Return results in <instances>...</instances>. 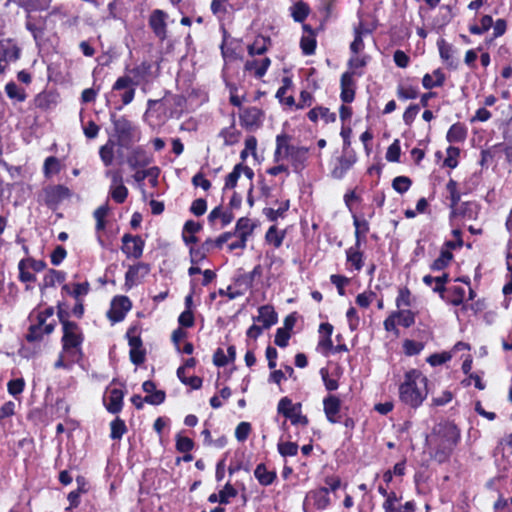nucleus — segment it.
I'll use <instances>...</instances> for the list:
<instances>
[{"label":"nucleus","instance_id":"bf43d9fd","mask_svg":"<svg viewBox=\"0 0 512 512\" xmlns=\"http://www.w3.org/2000/svg\"><path fill=\"white\" fill-rule=\"evenodd\" d=\"M110 194L117 203H123L127 198L128 190L125 186L111 187Z\"/></svg>","mask_w":512,"mask_h":512},{"label":"nucleus","instance_id":"c03bdc74","mask_svg":"<svg viewBox=\"0 0 512 512\" xmlns=\"http://www.w3.org/2000/svg\"><path fill=\"white\" fill-rule=\"evenodd\" d=\"M242 164L235 165L233 171L226 176L224 189L234 188L240 177Z\"/></svg>","mask_w":512,"mask_h":512},{"label":"nucleus","instance_id":"c85d7f7f","mask_svg":"<svg viewBox=\"0 0 512 512\" xmlns=\"http://www.w3.org/2000/svg\"><path fill=\"white\" fill-rule=\"evenodd\" d=\"M65 280V273L62 271L50 269L44 277L43 285L41 289L46 287H52L57 282L61 283Z\"/></svg>","mask_w":512,"mask_h":512},{"label":"nucleus","instance_id":"0e129e2a","mask_svg":"<svg viewBox=\"0 0 512 512\" xmlns=\"http://www.w3.org/2000/svg\"><path fill=\"white\" fill-rule=\"evenodd\" d=\"M286 418H289L293 425L306 426L308 424V418L301 414V409H295Z\"/></svg>","mask_w":512,"mask_h":512},{"label":"nucleus","instance_id":"4468645a","mask_svg":"<svg viewBox=\"0 0 512 512\" xmlns=\"http://www.w3.org/2000/svg\"><path fill=\"white\" fill-rule=\"evenodd\" d=\"M0 57L5 64L15 62L20 57V48L10 40L0 41Z\"/></svg>","mask_w":512,"mask_h":512},{"label":"nucleus","instance_id":"8fccbe9b","mask_svg":"<svg viewBox=\"0 0 512 512\" xmlns=\"http://www.w3.org/2000/svg\"><path fill=\"white\" fill-rule=\"evenodd\" d=\"M266 240L278 248L282 245L283 235L278 232L275 226H271L266 233Z\"/></svg>","mask_w":512,"mask_h":512},{"label":"nucleus","instance_id":"338daca9","mask_svg":"<svg viewBox=\"0 0 512 512\" xmlns=\"http://www.w3.org/2000/svg\"><path fill=\"white\" fill-rule=\"evenodd\" d=\"M330 280L337 287L338 293L343 296L345 294L344 286L349 283V278L342 275H331Z\"/></svg>","mask_w":512,"mask_h":512},{"label":"nucleus","instance_id":"5701e85b","mask_svg":"<svg viewBox=\"0 0 512 512\" xmlns=\"http://www.w3.org/2000/svg\"><path fill=\"white\" fill-rule=\"evenodd\" d=\"M254 475L261 485L268 486L272 484L276 478L274 471H268L264 464L257 465Z\"/></svg>","mask_w":512,"mask_h":512},{"label":"nucleus","instance_id":"5fc2aeb1","mask_svg":"<svg viewBox=\"0 0 512 512\" xmlns=\"http://www.w3.org/2000/svg\"><path fill=\"white\" fill-rule=\"evenodd\" d=\"M112 306L118 308L121 312L126 314L131 309L132 303L128 297L118 296L115 297L112 301Z\"/></svg>","mask_w":512,"mask_h":512},{"label":"nucleus","instance_id":"0eeeda50","mask_svg":"<svg viewBox=\"0 0 512 512\" xmlns=\"http://www.w3.org/2000/svg\"><path fill=\"white\" fill-rule=\"evenodd\" d=\"M126 157V163L133 170L144 168L153 162V157L141 146L131 147Z\"/></svg>","mask_w":512,"mask_h":512},{"label":"nucleus","instance_id":"20e7f679","mask_svg":"<svg viewBox=\"0 0 512 512\" xmlns=\"http://www.w3.org/2000/svg\"><path fill=\"white\" fill-rule=\"evenodd\" d=\"M82 333L75 322L63 321V353L71 358V362H78L82 358Z\"/></svg>","mask_w":512,"mask_h":512},{"label":"nucleus","instance_id":"a18cd8bd","mask_svg":"<svg viewBox=\"0 0 512 512\" xmlns=\"http://www.w3.org/2000/svg\"><path fill=\"white\" fill-rule=\"evenodd\" d=\"M300 46L305 55H311L315 52L316 40L312 35L303 36Z\"/></svg>","mask_w":512,"mask_h":512},{"label":"nucleus","instance_id":"72a5a7b5","mask_svg":"<svg viewBox=\"0 0 512 512\" xmlns=\"http://www.w3.org/2000/svg\"><path fill=\"white\" fill-rule=\"evenodd\" d=\"M397 323L403 327H410L415 323V316L411 310H401L395 313Z\"/></svg>","mask_w":512,"mask_h":512},{"label":"nucleus","instance_id":"412c9836","mask_svg":"<svg viewBox=\"0 0 512 512\" xmlns=\"http://www.w3.org/2000/svg\"><path fill=\"white\" fill-rule=\"evenodd\" d=\"M456 212V217L461 216L469 220H475L478 216V205L474 202H464L459 207L456 206Z\"/></svg>","mask_w":512,"mask_h":512},{"label":"nucleus","instance_id":"3c124183","mask_svg":"<svg viewBox=\"0 0 512 512\" xmlns=\"http://www.w3.org/2000/svg\"><path fill=\"white\" fill-rule=\"evenodd\" d=\"M400 151V142L398 139H395L387 149L386 159L389 162H398L400 158Z\"/></svg>","mask_w":512,"mask_h":512},{"label":"nucleus","instance_id":"9b49d317","mask_svg":"<svg viewBox=\"0 0 512 512\" xmlns=\"http://www.w3.org/2000/svg\"><path fill=\"white\" fill-rule=\"evenodd\" d=\"M264 113L257 107H249L240 114V120L243 126L248 129L259 128L262 124Z\"/></svg>","mask_w":512,"mask_h":512},{"label":"nucleus","instance_id":"2eb2a0df","mask_svg":"<svg viewBox=\"0 0 512 512\" xmlns=\"http://www.w3.org/2000/svg\"><path fill=\"white\" fill-rule=\"evenodd\" d=\"M258 313V316L254 318V320L261 323L264 329L270 328L277 322V314L269 305L261 306Z\"/></svg>","mask_w":512,"mask_h":512},{"label":"nucleus","instance_id":"7c9ffc66","mask_svg":"<svg viewBox=\"0 0 512 512\" xmlns=\"http://www.w3.org/2000/svg\"><path fill=\"white\" fill-rule=\"evenodd\" d=\"M295 409H301V404H292V401L288 397H283L277 407L278 413L284 415L285 417L289 416L291 412Z\"/></svg>","mask_w":512,"mask_h":512},{"label":"nucleus","instance_id":"b1692460","mask_svg":"<svg viewBox=\"0 0 512 512\" xmlns=\"http://www.w3.org/2000/svg\"><path fill=\"white\" fill-rule=\"evenodd\" d=\"M438 48L441 58L445 60L450 67L456 68L458 62L453 58V47L441 39L438 41Z\"/></svg>","mask_w":512,"mask_h":512},{"label":"nucleus","instance_id":"69168bd1","mask_svg":"<svg viewBox=\"0 0 512 512\" xmlns=\"http://www.w3.org/2000/svg\"><path fill=\"white\" fill-rule=\"evenodd\" d=\"M207 209V203L205 199L199 198L192 202V205L190 207V211L196 215L201 216L206 212Z\"/></svg>","mask_w":512,"mask_h":512},{"label":"nucleus","instance_id":"6e6d98bb","mask_svg":"<svg viewBox=\"0 0 512 512\" xmlns=\"http://www.w3.org/2000/svg\"><path fill=\"white\" fill-rule=\"evenodd\" d=\"M236 495L237 490L230 483H227L219 492V502L221 504H227L229 502V497H235Z\"/></svg>","mask_w":512,"mask_h":512},{"label":"nucleus","instance_id":"c756f323","mask_svg":"<svg viewBox=\"0 0 512 512\" xmlns=\"http://www.w3.org/2000/svg\"><path fill=\"white\" fill-rule=\"evenodd\" d=\"M160 174V169L156 166L150 167L146 170H137L133 175V178L136 182H142L147 177L153 176V185L157 183L158 176Z\"/></svg>","mask_w":512,"mask_h":512},{"label":"nucleus","instance_id":"37998d69","mask_svg":"<svg viewBox=\"0 0 512 512\" xmlns=\"http://www.w3.org/2000/svg\"><path fill=\"white\" fill-rule=\"evenodd\" d=\"M5 91H6L7 95H8V97H10L12 99H17L18 101H24L25 100V93L14 82L8 83L5 86Z\"/></svg>","mask_w":512,"mask_h":512},{"label":"nucleus","instance_id":"9d476101","mask_svg":"<svg viewBox=\"0 0 512 512\" xmlns=\"http://www.w3.org/2000/svg\"><path fill=\"white\" fill-rule=\"evenodd\" d=\"M401 497L395 492H390L388 499L383 503L385 512H415V504L412 501L406 502L404 505L400 503Z\"/></svg>","mask_w":512,"mask_h":512},{"label":"nucleus","instance_id":"f03ea898","mask_svg":"<svg viewBox=\"0 0 512 512\" xmlns=\"http://www.w3.org/2000/svg\"><path fill=\"white\" fill-rule=\"evenodd\" d=\"M111 122L114 130V140L117 146L130 149L136 142L140 140V131L136 125L124 116L117 117L111 114Z\"/></svg>","mask_w":512,"mask_h":512},{"label":"nucleus","instance_id":"2f4dec72","mask_svg":"<svg viewBox=\"0 0 512 512\" xmlns=\"http://www.w3.org/2000/svg\"><path fill=\"white\" fill-rule=\"evenodd\" d=\"M359 247L355 245V247H350L347 254V261L352 263L356 270H360L363 265L362 261V253L358 250Z\"/></svg>","mask_w":512,"mask_h":512},{"label":"nucleus","instance_id":"6ab92c4d","mask_svg":"<svg viewBox=\"0 0 512 512\" xmlns=\"http://www.w3.org/2000/svg\"><path fill=\"white\" fill-rule=\"evenodd\" d=\"M446 189L450 194V197H449L450 209H451L450 218L452 219V218H455L457 215L456 206L458 205V203L460 201V193L457 190V182L453 179H450L446 185Z\"/></svg>","mask_w":512,"mask_h":512},{"label":"nucleus","instance_id":"4be33fe9","mask_svg":"<svg viewBox=\"0 0 512 512\" xmlns=\"http://www.w3.org/2000/svg\"><path fill=\"white\" fill-rule=\"evenodd\" d=\"M123 392L119 389H112L109 394V402L106 408L109 412L115 414L122 409Z\"/></svg>","mask_w":512,"mask_h":512},{"label":"nucleus","instance_id":"39448f33","mask_svg":"<svg viewBox=\"0 0 512 512\" xmlns=\"http://www.w3.org/2000/svg\"><path fill=\"white\" fill-rule=\"evenodd\" d=\"M275 160L282 154V148H285V157H290L293 161L303 162L306 158L307 149L304 147H296L289 144V136L282 134L276 138Z\"/></svg>","mask_w":512,"mask_h":512},{"label":"nucleus","instance_id":"774afa93","mask_svg":"<svg viewBox=\"0 0 512 512\" xmlns=\"http://www.w3.org/2000/svg\"><path fill=\"white\" fill-rule=\"evenodd\" d=\"M165 392L163 390H155L152 394L147 395L144 400L145 402L152 405H159L165 400Z\"/></svg>","mask_w":512,"mask_h":512},{"label":"nucleus","instance_id":"f3484780","mask_svg":"<svg viewBox=\"0 0 512 512\" xmlns=\"http://www.w3.org/2000/svg\"><path fill=\"white\" fill-rule=\"evenodd\" d=\"M116 146L117 143L113 139H109L106 144L99 149V156L106 167L113 164Z\"/></svg>","mask_w":512,"mask_h":512},{"label":"nucleus","instance_id":"ea45409f","mask_svg":"<svg viewBox=\"0 0 512 512\" xmlns=\"http://www.w3.org/2000/svg\"><path fill=\"white\" fill-rule=\"evenodd\" d=\"M298 444L295 442H280L278 443V452L283 456H295L298 453Z\"/></svg>","mask_w":512,"mask_h":512},{"label":"nucleus","instance_id":"bb28decb","mask_svg":"<svg viewBox=\"0 0 512 512\" xmlns=\"http://www.w3.org/2000/svg\"><path fill=\"white\" fill-rule=\"evenodd\" d=\"M453 260V254L451 251L442 248L440 255L437 259L433 261L431 264V269L433 271H440L446 268L450 262Z\"/></svg>","mask_w":512,"mask_h":512},{"label":"nucleus","instance_id":"a878e982","mask_svg":"<svg viewBox=\"0 0 512 512\" xmlns=\"http://www.w3.org/2000/svg\"><path fill=\"white\" fill-rule=\"evenodd\" d=\"M467 130L461 123L453 124L447 133V140L450 143L462 142L465 140Z\"/></svg>","mask_w":512,"mask_h":512},{"label":"nucleus","instance_id":"6e6552de","mask_svg":"<svg viewBox=\"0 0 512 512\" xmlns=\"http://www.w3.org/2000/svg\"><path fill=\"white\" fill-rule=\"evenodd\" d=\"M354 75L361 76V73H357L356 71H346L341 75L340 98L343 103H351L355 98L356 82L353 79Z\"/></svg>","mask_w":512,"mask_h":512},{"label":"nucleus","instance_id":"c9c22d12","mask_svg":"<svg viewBox=\"0 0 512 512\" xmlns=\"http://www.w3.org/2000/svg\"><path fill=\"white\" fill-rule=\"evenodd\" d=\"M111 438L112 439H120L127 431L125 422L120 419L116 418L111 422Z\"/></svg>","mask_w":512,"mask_h":512},{"label":"nucleus","instance_id":"393cba45","mask_svg":"<svg viewBox=\"0 0 512 512\" xmlns=\"http://www.w3.org/2000/svg\"><path fill=\"white\" fill-rule=\"evenodd\" d=\"M321 117L322 119H324V121L326 123H329V122H334L335 119H336V115L335 113H331L329 111L328 108L326 107H316V108H313L312 110H310L308 112V118L313 121V122H316L318 120V118Z\"/></svg>","mask_w":512,"mask_h":512},{"label":"nucleus","instance_id":"49530a36","mask_svg":"<svg viewBox=\"0 0 512 512\" xmlns=\"http://www.w3.org/2000/svg\"><path fill=\"white\" fill-rule=\"evenodd\" d=\"M267 50L266 39H256L251 45L248 46V53L251 56L262 55Z\"/></svg>","mask_w":512,"mask_h":512},{"label":"nucleus","instance_id":"864d4df0","mask_svg":"<svg viewBox=\"0 0 512 512\" xmlns=\"http://www.w3.org/2000/svg\"><path fill=\"white\" fill-rule=\"evenodd\" d=\"M27 261L21 260L19 262L18 268H19V278L22 282H33L36 280V277L34 274L27 271Z\"/></svg>","mask_w":512,"mask_h":512},{"label":"nucleus","instance_id":"13d9d810","mask_svg":"<svg viewBox=\"0 0 512 512\" xmlns=\"http://www.w3.org/2000/svg\"><path fill=\"white\" fill-rule=\"evenodd\" d=\"M411 293L407 288H401L399 290L398 297L396 299V305L398 308L409 307L411 305Z\"/></svg>","mask_w":512,"mask_h":512},{"label":"nucleus","instance_id":"4c0bfd02","mask_svg":"<svg viewBox=\"0 0 512 512\" xmlns=\"http://www.w3.org/2000/svg\"><path fill=\"white\" fill-rule=\"evenodd\" d=\"M221 136L223 137L226 145H233L238 142L240 132L234 127V125H231L230 127L222 130Z\"/></svg>","mask_w":512,"mask_h":512},{"label":"nucleus","instance_id":"09e8293b","mask_svg":"<svg viewBox=\"0 0 512 512\" xmlns=\"http://www.w3.org/2000/svg\"><path fill=\"white\" fill-rule=\"evenodd\" d=\"M284 82L286 83V85H284L278 89V91L276 93V97L279 99V101L281 103H285L288 106H293L295 103L293 96L286 97V93H287V89H288L287 85L290 83V80L288 78H285Z\"/></svg>","mask_w":512,"mask_h":512},{"label":"nucleus","instance_id":"7ed1b4c3","mask_svg":"<svg viewBox=\"0 0 512 512\" xmlns=\"http://www.w3.org/2000/svg\"><path fill=\"white\" fill-rule=\"evenodd\" d=\"M437 448L435 451V459L444 462L460 439L458 428L451 423L440 425L437 430Z\"/></svg>","mask_w":512,"mask_h":512},{"label":"nucleus","instance_id":"a19ab883","mask_svg":"<svg viewBox=\"0 0 512 512\" xmlns=\"http://www.w3.org/2000/svg\"><path fill=\"white\" fill-rule=\"evenodd\" d=\"M355 36L353 42L350 44V49L354 54H358L364 48V42L362 39V24L355 28Z\"/></svg>","mask_w":512,"mask_h":512},{"label":"nucleus","instance_id":"e433bc0d","mask_svg":"<svg viewBox=\"0 0 512 512\" xmlns=\"http://www.w3.org/2000/svg\"><path fill=\"white\" fill-rule=\"evenodd\" d=\"M354 226H355V236H356V246H360V236H365L369 231V223L363 219L360 220L357 217H354Z\"/></svg>","mask_w":512,"mask_h":512},{"label":"nucleus","instance_id":"de8ad7c7","mask_svg":"<svg viewBox=\"0 0 512 512\" xmlns=\"http://www.w3.org/2000/svg\"><path fill=\"white\" fill-rule=\"evenodd\" d=\"M460 154V150L457 147L449 146L447 148V157L444 160V165L455 168L458 165L457 157Z\"/></svg>","mask_w":512,"mask_h":512},{"label":"nucleus","instance_id":"423d86ee","mask_svg":"<svg viewBox=\"0 0 512 512\" xmlns=\"http://www.w3.org/2000/svg\"><path fill=\"white\" fill-rule=\"evenodd\" d=\"M44 203L50 208H56L60 202L71 196V191L64 185H50L42 192Z\"/></svg>","mask_w":512,"mask_h":512},{"label":"nucleus","instance_id":"f704fd0d","mask_svg":"<svg viewBox=\"0 0 512 512\" xmlns=\"http://www.w3.org/2000/svg\"><path fill=\"white\" fill-rule=\"evenodd\" d=\"M292 17L296 22H302L308 16L309 8L303 2H298L292 6Z\"/></svg>","mask_w":512,"mask_h":512},{"label":"nucleus","instance_id":"58836bf2","mask_svg":"<svg viewBox=\"0 0 512 512\" xmlns=\"http://www.w3.org/2000/svg\"><path fill=\"white\" fill-rule=\"evenodd\" d=\"M289 201H285L278 209L265 208L264 214L270 221H276L278 217H283L284 213L289 209Z\"/></svg>","mask_w":512,"mask_h":512},{"label":"nucleus","instance_id":"052dcab7","mask_svg":"<svg viewBox=\"0 0 512 512\" xmlns=\"http://www.w3.org/2000/svg\"><path fill=\"white\" fill-rule=\"evenodd\" d=\"M452 298L449 300V302L454 305L458 306L463 303L464 296H465V289L460 286H455L451 289Z\"/></svg>","mask_w":512,"mask_h":512},{"label":"nucleus","instance_id":"f8f14e48","mask_svg":"<svg viewBox=\"0 0 512 512\" xmlns=\"http://www.w3.org/2000/svg\"><path fill=\"white\" fill-rule=\"evenodd\" d=\"M323 408L329 422L338 423L340 421L338 415L341 409V400L337 396L329 394L325 397L323 400Z\"/></svg>","mask_w":512,"mask_h":512},{"label":"nucleus","instance_id":"dca6fc26","mask_svg":"<svg viewBox=\"0 0 512 512\" xmlns=\"http://www.w3.org/2000/svg\"><path fill=\"white\" fill-rule=\"evenodd\" d=\"M165 16L161 10H155L150 16V26L160 39H164L166 36Z\"/></svg>","mask_w":512,"mask_h":512},{"label":"nucleus","instance_id":"ddd939ff","mask_svg":"<svg viewBox=\"0 0 512 512\" xmlns=\"http://www.w3.org/2000/svg\"><path fill=\"white\" fill-rule=\"evenodd\" d=\"M149 271L150 266L146 263H138L137 265L130 266L125 274V285L131 288L138 282L139 275L144 277Z\"/></svg>","mask_w":512,"mask_h":512},{"label":"nucleus","instance_id":"1a4fd4ad","mask_svg":"<svg viewBox=\"0 0 512 512\" xmlns=\"http://www.w3.org/2000/svg\"><path fill=\"white\" fill-rule=\"evenodd\" d=\"M122 251L127 257H133L138 259L143 254L144 241L140 236H133L131 234H125L122 237Z\"/></svg>","mask_w":512,"mask_h":512},{"label":"nucleus","instance_id":"680f3d73","mask_svg":"<svg viewBox=\"0 0 512 512\" xmlns=\"http://www.w3.org/2000/svg\"><path fill=\"white\" fill-rule=\"evenodd\" d=\"M290 339V333L287 329L278 328L276 331L274 342L279 347H286Z\"/></svg>","mask_w":512,"mask_h":512},{"label":"nucleus","instance_id":"a211bd4d","mask_svg":"<svg viewBox=\"0 0 512 512\" xmlns=\"http://www.w3.org/2000/svg\"><path fill=\"white\" fill-rule=\"evenodd\" d=\"M307 498L313 500V504L318 509H325L330 504V499L328 497V488L321 487L315 491H311Z\"/></svg>","mask_w":512,"mask_h":512},{"label":"nucleus","instance_id":"473e14b6","mask_svg":"<svg viewBox=\"0 0 512 512\" xmlns=\"http://www.w3.org/2000/svg\"><path fill=\"white\" fill-rule=\"evenodd\" d=\"M411 185H412V181L407 176H397L392 181L393 189L400 194H403L406 191H408L409 188L411 187Z\"/></svg>","mask_w":512,"mask_h":512},{"label":"nucleus","instance_id":"4d7b16f0","mask_svg":"<svg viewBox=\"0 0 512 512\" xmlns=\"http://www.w3.org/2000/svg\"><path fill=\"white\" fill-rule=\"evenodd\" d=\"M194 443L188 437L177 436L176 448L179 452L187 453L193 449Z\"/></svg>","mask_w":512,"mask_h":512},{"label":"nucleus","instance_id":"aec40b11","mask_svg":"<svg viewBox=\"0 0 512 512\" xmlns=\"http://www.w3.org/2000/svg\"><path fill=\"white\" fill-rule=\"evenodd\" d=\"M254 228L255 226L251 223L249 218L242 217L236 223L234 234L238 238H248L253 233Z\"/></svg>","mask_w":512,"mask_h":512},{"label":"nucleus","instance_id":"79ce46f5","mask_svg":"<svg viewBox=\"0 0 512 512\" xmlns=\"http://www.w3.org/2000/svg\"><path fill=\"white\" fill-rule=\"evenodd\" d=\"M26 28H27V30H29L32 33V35L36 41L43 36V33H44L43 25H38L34 21V19L31 15L27 16Z\"/></svg>","mask_w":512,"mask_h":512},{"label":"nucleus","instance_id":"f257e3e1","mask_svg":"<svg viewBox=\"0 0 512 512\" xmlns=\"http://www.w3.org/2000/svg\"><path fill=\"white\" fill-rule=\"evenodd\" d=\"M427 382V378L420 371H408L399 388L400 400L412 408H417L427 397Z\"/></svg>","mask_w":512,"mask_h":512},{"label":"nucleus","instance_id":"603ef678","mask_svg":"<svg viewBox=\"0 0 512 512\" xmlns=\"http://www.w3.org/2000/svg\"><path fill=\"white\" fill-rule=\"evenodd\" d=\"M251 432V425L248 422H241L235 430V437L239 442H244Z\"/></svg>","mask_w":512,"mask_h":512},{"label":"nucleus","instance_id":"e2e57ef3","mask_svg":"<svg viewBox=\"0 0 512 512\" xmlns=\"http://www.w3.org/2000/svg\"><path fill=\"white\" fill-rule=\"evenodd\" d=\"M59 171V161L56 157L50 156L45 160L44 173L49 176L51 173H57Z\"/></svg>","mask_w":512,"mask_h":512},{"label":"nucleus","instance_id":"cd10ccee","mask_svg":"<svg viewBox=\"0 0 512 512\" xmlns=\"http://www.w3.org/2000/svg\"><path fill=\"white\" fill-rule=\"evenodd\" d=\"M44 323L45 317L43 315H38V323L30 327L29 332L26 336V339L29 342L37 341L42 338V335L45 334L43 330Z\"/></svg>","mask_w":512,"mask_h":512}]
</instances>
